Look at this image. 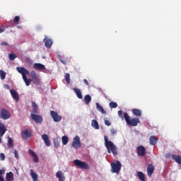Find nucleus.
Returning a JSON list of instances; mask_svg holds the SVG:
<instances>
[{
  "label": "nucleus",
  "mask_w": 181,
  "mask_h": 181,
  "mask_svg": "<svg viewBox=\"0 0 181 181\" xmlns=\"http://www.w3.org/2000/svg\"><path fill=\"white\" fill-rule=\"evenodd\" d=\"M105 145L107 149L108 153H112L113 155H118V150L112 141L108 140V136H105Z\"/></svg>",
  "instance_id": "obj_1"
},
{
  "label": "nucleus",
  "mask_w": 181,
  "mask_h": 181,
  "mask_svg": "<svg viewBox=\"0 0 181 181\" xmlns=\"http://www.w3.org/2000/svg\"><path fill=\"white\" fill-rule=\"evenodd\" d=\"M124 118L129 127H136L138 124H141V120H139V118L134 117L132 119H129V115L128 113L125 112L124 113Z\"/></svg>",
  "instance_id": "obj_2"
},
{
  "label": "nucleus",
  "mask_w": 181,
  "mask_h": 181,
  "mask_svg": "<svg viewBox=\"0 0 181 181\" xmlns=\"http://www.w3.org/2000/svg\"><path fill=\"white\" fill-rule=\"evenodd\" d=\"M16 70L22 74L23 80H24L27 87H29V86H30V83H32V79H28V77L26 76V74H29V71L25 69V67H17Z\"/></svg>",
  "instance_id": "obj_3"
},
{
  "label": "nucleus",
  "mask_w": 181,
  "mask_h": 181,
  "mask_svg": "<svg viewBox=\"0 0 181 181\" xmlns=\"http://www.w3.org/2000/svg\"><path fill=\"white\" fill-rule=\"evenodd\" d=\"M73 162L76 168H78V169H84L86 170H89L90 169V165H88V164L84 161L76 159L74 160Z\"/></svg>",
  "instance_id": "obj_4"
},
{
  "label": "nucleus",
  "mask_w": 181,
  "mask_h": 181,
  "mask_svg": "<svg viewBox=\"0 0 181 181\" xmlns=\"http://www.w3.org/2000/svg\"><path fill=\"white\" fill-rule=\"evenodd\" d=\"M111 168H112V173H119L121 170V168H122V165L121 164V162L117 160L116 162H113L111 163Z\"/></svg>",
  "instance_id": "obj_5"
},
{
  "label": "nucleus",
  "mask_w": 181,
  "mask_h": 181,
  "mask_svg": "<svg viewBox=\"0 0 181 181\" xmlns=\"http://www.w3.org/2000/svg\"><path fill=\"white\" fill-rule=\"evenodd\" d=\"M30 76H31V81H33V83L34 84H35V86H39V84H40V78L39 76V75H37V74H36V71H32L30 72Z\"/></svg>",
  "instance_id": "obj_6"
},
{
  "label": "nucleus",
  "mask_w": 181,
  "mask_h": 181,
  "mask_svg": "<svg viewBox=\"0 0 181 181\" xmlns=\"http://www.w3.org/2000/svg\"><path fill=\"white\" fill-rule=\"evenodd\" d=\"M71 146L74 147V149H80V148H81V141H80L79 136L74 138Z\"/></svg>",
  "instance_id": "obj_7"
},
{
  "label": "nucleus",
  "mask_w": 181,
  "mask_h": 181,
  "mask_svg": "<svg viewBox=\"0 0 181 181\" xmlns=\"http://www.w3.org/2000/svg\"><path fill=\"white\" fill-rule=\"evenodd\" d=\"M50 115L54 122H60V121H62V117L59 115V113H57V112L51 110Z\"/></svg>",
  "instance_id": "obj_8"
},
{
  "label": "nucleus",
  "mask_w": 181,
  "mask_h": 181,
  "mask_svg": "<svg viewBox=\"0 0 181 181\" xmlns=\"http://www.w3.org/2000/svg\"><path fill=\"white\" fill-rule=\"evenodd\" d=\"M0 117L1 119H9L11 118V114L6 109H1Z\"/></svg>",
  "instance_id": "obj_9"
},
{
  "label": "nucleus",
  "mask_w": 181,
  "mask_h": 181,
  "mask_svg": "<svg viewBox=\"0 0 181 181\" xmlns=\"http://www.w3.org/2000/svg\"><path fill=\"white\" fill-rule=\"evenodd\" d=\"M30 117L33 121H35L36 124H42V122H43V117L39 115L31 114Z\"/></svg>",
  "instance_id": "obj_10"
},
{
  "label": "nucleus",
  "mask_w": 181,
  "mask_h": 181,
  "mask_svg": "<svg viewBox=\"0 0 181 181\" xmlns=\"http://www.w3.org/2000/svg\"><path fill=\"white\" fill-rule=\"evenodd\" d=\"M136 152L138 156H145V153H146V149L144 146H139L136 148Z\"/></svg>",
  "instance_id": "obj_11"
},
{
  "label": "nucleus",
  "mask_w": 181,
  "mask_h": 181,
  "mask_svg": "<svg viewBox=\"0 0 181 181\" xmlns=\"http://www.w3.org/2000/svg\"><path fill=\"white\" fill-rule=\"evenodd\" d=\"M154 172H155V166L153 165V164H148L147 166L148 176H149V177H151Z\"/></svg>",
  "instance_id": "obj_12"
},
{
  "label": "nucleus",
  "mask_w": 181,
  "mask_h": 181,
  "mask_svg": "<svg viewBox=\"0 0 181 181\" xmlns=\"http://www.w3.org/2000/svg\"><path fill=\"white\" fill-rule=\"evenodd\" d=\"M43 42L45 44V47H47L48 49H50L52 47V45H53V42L52 41V39L47 37V36H45V37L43 40Z\"/></svg>",
  "instance_id": "obj_13"
},
{
  "label": "nucleus",
  "mask_w": 181,
  "mask_h": 181,
  "mask_svg": "<svg viewBox=\"0 0 181 181\" xmlns=\"http://www.w3.org/2000/svg\"><path fill=\"white\" fill-rule=\"evenodd\" d=\"M10 93L13 99L18 103L19 101V94H18V92L15 89H11Z\"/></svg>",
  "instance_id": "obj_14"
},
{
  "label": "nucleus",
  "mask_w": 181,
  "mask_h": 181,
  "mask_svg": "<svg viewBox=\"0 0 181 181\" xmlns=\"http://www.w3.org/2000/svg\"><path fill=\"white\" fill-rule=\"evenodd\" d=\"M56 177H57L59 181H65L66 180V177H64V174L61 170H59L57 172Z\"/></svg>",
  "instance_id": "obj_15"
},
{
  "label": "nucleus",
  "mask_w": 181,
  "mask_h": 181,
  "mask_svg": "<svg viewBox=\"0 0 181 181\" xmlns=\"http://www.w3.org/2000/svg\"><path fill=\"white\" fill-rule=\"evenodd\" d=\"M33 67L35 70H45V69H46V66L40 63L34 64Z\"/></svg>",
  "instance_id": "obj_16"
},
{
  "label": "nucleus",
  "mask_w": 181,
  "mask_h": 181,
  "mask_svg": "<svg viewBox=\"0 0 181 181\" xmlns=\"http://www.w3.org/2000/svg\"><path fill=\"white\" fill-rule=\"evenodd\" d=\"M73 90L76 93V96L78 97V98H79V100H82L83 94L81 93V90L77 88H74Z\"/></svg>",
  "instance_id": "obj_17"
},
{
  "label": "nucleus",
  "mask_w": 181,
  "mask_h": 181,
  "mask_svg": "<svg viewBox=\"0 0 181 181\" xmlns=\"http://www.w3.org/2000/svg\"><path fill=\"white\" fill-rule=\"evenodd\" d=\"M13 173L9 172L6 174V181H13Z\"/></svg>",
  "instance_id": "obj_18"
},
{
  "label": "nucleus",
  "mask_w": 181,
  "mask_h": 181,
  "mask_svg": "<svg viewBox=\"0 0 181 181\" xmlns=\"http://www.w3.org/2000/svg\"><path fill=\"white\" fill-rule=\"evenodd\" d=\"M96 108L98 110V111H99L100 112H101V114L105 115L107 114V112H105V110H104V108L103 107V106H101V105H100V103H96Z\"/></svg>",
  "instance_id": "obj_19"
},
{
  "label": "nucleus",
  "mask_w": 181,
  "mask_h": 181,
  "mask_svg": "<svg viewBox=\"0 0 181 181\" xmlns=\"http://www.w3.org/2000/svg\"><path fill=\"white\" fill-rule=\"evenodd\" d=\"M132 114L135 115V117H141L142 115V110L139 109H133L132 110Z\"/></svg>",
  "instance_id": "obj_20"
},
{
  "label": "nucleus",
  "mask_w": 181,
  "mask_h": 181,
  "mask_svg": "<svg viewBox=\"0 0 181 181\" xmlns=\"http://www.w3.org/2000/svg\"><path fill=\"white\" fill-rule=\"evenodd\" d=\"M172 159L177 162L178 165H181V157L179 155H172Z\"/></svg>",
  "instance_id": "obj_21"
},
{
  "label": "nucleus",
  "mask_w": 181,
  "mask_h": 181,
  "mask_svg": "<svg viewBox=\"0 0 181 181\" xmlns=\"http://www.w3.org/2000/svg\"><path fill=\"white\" fill-rule=\"evenodd\" d=\"M91 127L95 128V129H100V125L98 124V122L96 119H93L91 122Z\"/></svg>",
  "instance_id": "obj_22"
},
{
  "label": "nucleus",
  "mask_w": 181,
  "mask_h": 181,
  "mask_svg": "<svg viewBox=\"0 0 181 181\" xmlns=\"http://www.w3.org/2000/svg\"><path fill=\"white\" fill-rule=\"evenodd\" d=\"M5 132H6V127L0 123V136H3V135L5 134Z\"/></svg>",
  "instance_id": "obj_23"
},
{
  "label": "nucleus",
  "mask_w": 181,
  "mask_h": 181,
  "mask_svg": "<svg viewBox=\"0 0 181 181\" xmlns=\"http://www.w3.org/2000/svg\"><path fill=\"white\" fill-rule=\"evenodd\" d=\"M5 132H6V127L0 123V136H3V135L5 134Z\"/></svg>",
  "instance_id": "obj_24"
},
{
  "label": "nucleus",
  "mask_w": 181,
  "mask_h": 181,
  "mask_svg": "<svg viewBox=\"0 0 181 181\" xmlns=\"http://www.w3.org/2000/svg\"><path fill=\"white\" fill-rule=\"evenodd\" d=\"M158 144V137L156 136H151L150 137V145H156Z\"/></svg>",
  "instance_id": "obj_25"
},
{
  "label": "nucleus",
  "mask_w": 181,
  "mask_h": 181,
  "mask_svg": "<svg viewBox=\"0 0 181 181\" xmlns=\"http://www.w3.org/2000/svg\"><path fill=\"white\" fill-rule=\"evenodd\" d=\"M22 136H32V131L28 129L23 131Z\"/></svg>",
  "instance_id": "obj_26"
},
{
  "label": "nucleus",
  "mask_w": 181,
  "mask_h": 181,
  "mask_svg": "<svg viewBox=\"0 0 181 181\" xmlns=\"http://www.w3.org/2000/svg\"><path fill=\"white\" fill-rule=\"evenodd\" d=\"M30 175L33 181H39L37 179V174L33 172V170H30Z\"/></svg>",
  "instance_id": "obj_27"
},
{
  "label": "nucleus",
  "mask_w": 181,
  "mask_h": 181,
  "mask_svg": "<svg viewBox=\"0 0 181 181\" xmlns=\"http://www.w3.org/2000/svg\"><path fill=\"white\" fill-rule=\"evenodd\" d=\"M42 139L44 141L46 146H50V139L49 136H42Z\"/></svg>",
  "instance_id": "obj_28"
},
{
  "label": "nucleus",
  "mask_w": 181,
  "mask_h": 181,
  "mask_svg": "<svg viewBox=\"0 0 181 181\" xmlns=\"http://www.w3.org/2000/svg\"><path fill=\"white\" fill-rule=\"evenodd\" d=\"M84 101H85V104H86V105H88V104H90V103H91V95H85Z\"/></svg>",
  "instance_id": "obj_29"
},
{
  "label": "nucleus",
  "mask_w": 181,
  "mask_h": 181,
  "mask_svg": "<svg viewBox=\"0 0 181 181\" xmlns=\"http://www.w3.org/2000/svg\"><path fill=\"white\" fill-rule=\"evenodd\" d=\"M8 148H13V139L11 137H8V143H7Z\"/></svg>",
  "instance_id": "obj_30"
},
{
  "label": "nucleus",
  "mask_w": 181,
  "mask_h": 181,
  "mask_svg": "<svg viewBox=\"0 0 181 181\" xmlns=\"http://www.w3.org/2000/svg\"><path fill=\"white\" fill-rule=\"evenodd\" d=\"M137 175H138V177H139V180L145 181V174H144V173L138 172Z\"/></svg>",
  "instance_id": "obj_31"
},
{
  "label": "nucleus",
  "mask_w": 181,
  "mask_h": 181,
  "mask_svg": "<svg viewBox=\"0 0 181 181\" xmlns=\"http://www.w3.org/2000/svg\"><path fill=\"white\" fill-rule=\"evenodd\" d=\"M0 77L1 80H5V78L6 77V72L4 71L0 70Z\"/></svg>",
  "instance_id": "obj_32"
},
{
  "label": "nucleus",
  "mask_w": 181,
  "mask_h": 181,
  "mask_svg": "<svg viewBox=\"0 0 181 181\" xmlns=\"http://www.w3.org/2000/svg\"><path fill=\"white\" fill-rule=\"evenodd\" d=\"M62 144L63 145H67V144H69L68 136H62Z\"/></svg>",
  "instance_id": "obj_33"
},
{
  "label": "nucleus",
  "mask_w": 181,
  "mask_h": 181,
  "mask_svg": "<svg viewBox=\"0 0 181 181\" xmlns=\"http://www.w3.org/2000/svg\"><path fill=\"white\" fill-rule=\"evenodd\" d=\"M16 58V55L14 53H11L8 55V59L9 60H11V62H13V60H15Z\"/></svg>",
  "instance_id": "obj_34"
},
{
  "label": "nucleus",
  "mask_w": 181,
  "mask_h": 181,
  "mask_svg": "<svg viewBox=\"0 0 181 181\" xmlns=\"http://www.w3.org/2000/svg\"><path fill=\"white\" fill-rule=\"evenodd\" d=\"M109 106L110 108H117V107H118V104L115 102H110L109 103Z\"/></svg>",
  "instance_id": "obj_35"
},
{
  "label": "nucleus",
  "mask_w": 181,
  "mask_h": 181,
  "mask_svg": "<svg viewBox=\"0 0 181 181\" xmlns=\"http://www.w3.org/2000/svg\"><path fill=\"white\" fill-rule=\"evenodd\" d=\"M65 80L67 84H70V74L66 73L65 74Z\"/></svg>",
  "instance_id": "obj_36"
},
{
  "label": "nucleus",
  "mask_w": 181,
  "mask_h": 181,
  "mask_svg": "<svg viewBox=\"0 0 181 181\" xmlns=\"http://www.w3.org/2000/svg\"><path fill=\"white\" fill-rule=\"evenodd\" d=\"M54 145L55 148H59L60 146V144L59 143V140L57 139H54Z\"/></svg>",
  "instance_id": "obj_37"
},
{
  "label": "nucleus",
  "mask_w": 181,
  "mask_h": 181,
  "mask_svg": "<svg viewBox=\"0 0 181 181\" xmlns=\"http://www.w3.org/2000/svg\"><path fill=\"white\" fill-rule=\"evenodd\" d=\"M19 21H21V17L19 16H16L14 19H13V22L14 23H19Z\"/></svg>",
  "instance_id": "obj_38"
},
{
  "label": "nucleus",
  "mask_w": 181,
  "mask_h": 181,
  "mask_svg": "<svg viewBox=\"0 0 181 181\" xmlns=\"http://www.w3.org/2000/svg\"><path fill=\"white\" fill-rule=\"evenodd\" d=\"M104 122L105 125H107V127H111V122H110V120L105 119Z\"/></svg>",
  "instance_id": "obj_39"
},
{
  "label": "nucleus",
  "mask_w": 181,
  "mask_h": 181,
  "mask_svg": "<svg viewBox=\"0 0 181 181\" xmlns=\"http://www.w3.org/2000/svg\"><path fill=\"white\" fill-rule=\"evenodd\" d=\"M33 162H35V163H37V162H39V158H37V156H36V154L35 156H33Z\"/></svg>",
  "instance_id": "obj_40"
},
{
  "label": "nucleus",
  "mask_w": 181,
  "mask_h": 181,
  "mask_svg": "<svg viewBox=\"0 0 181 181\" xmlns=\"http://www.w3.org/2000/svg\"><path fill=\"white\" fill-rule=\"evenodd\" d=\"M39 108H33V113L32 114H35L37 115L39 114V111L37 110Z\"/></svg>",
  "instance_id": "obj_41"
},
{
  "label": "nucleus",
  "mask_w": 181,
  "mask_h": 181,
  "mask_svg": "<svg viewBox=\"0 0 181 181\" xmlns=\"http://www.w3.org/2000/svg\"><path fill=\"white\" fill-rule=\"evenodd\" d=\"M117 114H118L119 118H122V119H124V117L122 116V110H119L117 112Z\"/></svg>",
  "instance_id": "obj_42"
},
{
  "label": "nucleus",
  "mask_w": 181,
  "mask_h": 181,
  "mask_svg": "<svg viewBox=\"0 0 181 181\" xmlns=\"http://www.w3.org/2000/svg\"><path fill=\"white\" fill-rule=\"evenodd\" d=\"M1 160H5V154L4 153H0Z\"/></svg>",
  "instance_id": "obj_43"
},
{
  "label": "nucleus",
  "mask_w": 181,
  "mask_h": 181,
  "mask_svg": "<svg viewBox=\"0 0 181 181\" xmlns=\"http://www.w3.org/2000/svg\"><path fill=\"white\" fill-rule=\"evenodd\" d=\"M28 153H30V155H31V156H34L36 155V153H35V152L32 149H30Z\"/></svg>",
  "instance_id": "obj_44"
},
{
  "label": "nucleus",
  "mask_w": 181,
  "mask_h": 181,
  "mask_svg": "<svg viewBox=\"0 0 181 181\" xmlns=\"http://www.w3.org/2000/svg\"><path fill=\"white\" fill-rule=\"evenodd\" d=\"M14 155H15V158H16L17 159H19V154L18 153V151L14 150Z\"/></svg>",
  "instance_id": "obj_45"
},
{
  "label": "nucleus",
  "mask_w": 181,
  "mask_h": 181,
  "mask_svg": "<svg viewBox=\"0 0 181 181\" xmlns=\"http://www.w3.org/2000/svg\"><path fill=\"white\" fill-rule=\"evenodd\" d=\"M32 106H33V108H39L37 106V104H36V103L35 102L32 103Z\"/></svg>",
  "instance_id": "obj_46"
},
{
  "label": "nucleus",
  "mask_w": 181,
  "mask_h": 181,
  "mask_svg": "<svg viewBox=\"0 0 181 181\" xmlns=\"http://www.w3.org/2000/svg\"><path fill=\"white\" fill-rule=\"evenodd\" d=\"M60 62H61V63H62V64H64L65 66H66V64H67V62H66V60H64V59H60Z\"/></svg>",
  "instance_id": "obj_47"
},
{
  "label": "nucleus",
  "mask_w": 181,
  "mask_h": 181,
  "mask_svg": "<svg viewBox=\"0 0 181 181\" xmlns=\"http://www.w3.org/2000/svg\"><path fill=\"white\" fill-rule=\"evenodd\" d=\"M5 174V170L1 169L0 170V176Z\"/></svg>",
  "instance_id": "obj_48"
},
{
  "label": "nucleus",
  "mask_w": 181,
  "mask_h": 181,
  "mask_svg": "<svg viewBox=\"0 0 181 181\" xmlns=\"http://www.w3.org/2000/svg\"><path fill=\"white\" fill-rule=\"evenodd\" d=\"M1 46H8V43L6 42H1Z\"/></svg>",
  "instance_id": "obj_49"
},
{
  "label": "nucleus",
  "mask_w": 181,
  "mask_h": 181,
  "mask_svg": "<svg viewBox=\"0 0 181 181\" xmlns=\"http://www.w3.org/2000/svg\"><path fill=\"white\" fill-rule=\"evenodd\" d=\"M83 83H84L86 86H88V81H87V79H83Z\"/></svg>",
  "instance_id": "obj_50"
},
{
  "label": "nucleus",
  "mask_w": 181,
  "mask_h": 181,
  "mask_svg": "<svg viewBox=\"0 0 181 181\" xmlns=\"http://www.w3.org/2000/svg\"><path fill=\"white\" fill-rule=\"evenodd\" d=\"M111 134H112V135H115V134H117V132L115 129H112Z\"/></svg>",
  "instance_id": "obj_51"
},
{
  "label": "nucleus",
  "mask_w": 181,
  "mask_h": 181,
  "mask_svg": "<svg viewBox=\"0 0 181 181\" xmlns=\"http://www.w3.org/2000/svg\"><path fill=\"white\" fill-rule=\"evenodd\" d=\"M5 88H7V90H9L11 88V86L9 85H4Z\"/></svg>",
  "instance_id": "obj_52"
},
{
  "label": "nucleus",
  "mask_w": 181,
  "mask_h": 181,
  "mask_svg": "<svg viewBox=\"0 0 181 181\" xmlns=\"http://www.w3.org/2000/svg\"><path fill=\"white\" fill-rule=\"evenodd\" d=\"M0 181H5V179L1 175H0Z\"/></svg>",
  "instance_id": "obj_53"
},
{
  "label": "nucleus",
  "mask_w": 181,
  "mask_h": 181,
  "mask_svg": "<svg viewBox=\"0 0 181 181\" xmlns=\"http://www.w3.org/2000/svg\"><path fill=\"white\" fill-rule=\"evenodd\" d=\"M5 32V29H2L1 28H0V33H2Z\"/></svg>",
  "instance_id": "obj_54"
},
{
  "label": "nucleus",
  "mask_w": 181,
  "mask_h": 181,
  "mask_svg": "<svg viewBox=\"0 0 181 181\" xmlns=\"http://www.w3.org/2000/svg\"><path fill=\"white\" fill-rule=\"evenodd\" d=\"M169 156H170V154H167V155L165 156V158H169Z\"/></svg>",
  "instance_id": "obj_55"
},
{
  "label": "nucleus",
  "mask_w": 181,
  "mask_h": 181,
  "mask_svg": "<svg viewBox=\"0 0 181 181\" xmlns=\"http://www.w3.org/2000/svg\"><path fill=\"white\" fill-rule=\"evenodd\" d=\"M42 136H47V134H42Z\"/></svg>",
  "instance_id": "obj_56"
},
{
  "label": "nucleus",
  "mask_w": 181,
  "mask_h": 181,
  "mask_svg": "<svg viewBox=\"0 0 181 181\" xmlns=\"http://www.w3.org/2000/svg\"><path fill=\"white\" fill-rule=\"evenodd\" d=\"M23 139H28V136H23Z\"/></svg>",
  "instance_id": "obj_57"
},
{
  "label": "nucleus",
  "mask_w": 181,
  "mask_h": 181,
  "mask_svg": "<svg viewBox=\"0 0 181 181\" xmlns=\"http://www.w3.org/2000/svg\"><path fill=\"white\" fill-rule=\"evenodd\" d=\"M2 142V139L0 137V144Z\"/></svg>",
  "instance_id": "obj_58"
}]
</instances>
